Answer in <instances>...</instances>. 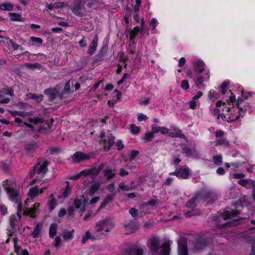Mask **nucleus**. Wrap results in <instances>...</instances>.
<instances>
[{
	"instance_id": "obj_1",
	"label": "nucleus",
	"mask_w": 255,
	"mask_h": 255,
	"mask_svg": "<svg viewBox=\"0 0 255 255\" xmlns=\"http://www.w3.org/2000/svg\"><path fill=\"white\" fill-rule=\"evenodd\" d=\"M110 224V221L108 219L99 220L96 224L97 229L96 232L97 234L102 235V234H104L103 231L105 232H110L111 229L109 227Z\"/></svg>"
},
{
	"instance_id": "obj_2",
	"label": "nucleus",
	"mask_w": 255,
	"mask_h": 255,
	"mask_svg": "<svg viewBox=\"0 0 255 255\" xmlns=\"http://www.w3.org/2000/svg\"><path fill=\"white\" fill-rule=\"evenodd\" d=\"M189 168L187 165L179 168H176L174 171L170 172V175H175L178 178L187 179L189 176Z\"/></svg>"
},
{
	"instance_id": "obj_3",
	"label": "nucleus",
	"mask_w": 255,
	"mask_h": 255,
	"mask_svg": "<svg viewBox=\"0 0 255 255\" xmlns=\"http://www.w3.org/2000/svg\"><path fill=\"white\" fill-rule=\"evenodd\" d=\"M91 158L90 156L82 151H76L71 156L72 162L78 163L81 161L88 160Z\"/></svg>"
},
{
	"instance_id": "obj_4",
	"label": "nucleus",
	"mask_w": 255,
	"mask_h": 255,
	"mask_svg": "<svg viewBox=\"0 0 255 255\" xmlns=\"http://www.w3.org/2000/svg\"><path fill=\"white\" fill-rule=\"evenodd\" d=\"M88 199L83 196L76 197L74 200V205L76 209L84 211L88 206Z\"/></svg>"
},
{
	"instance_id": "obj_5",
	"label": "nucleus",
	"mask_w": 255,
	"mask_h": 255,
	"mask_svg": "<svg viewBox=\"0 0 255 255\" xmlns=\"http://www.w3.org/2000/svg\"><path fill=\"white\" fill-rule=\"evenodd\" d=\"M236 106L238 110L239 115L242 114L244 115V116H245V112L250 109L249 104L245 101H243L241 98H238Z\"/></svg>"
},
{
	"instance_id": "obj_6",
	"label": "nucleus",
	"mask_w": 255,
	"mask_h": 255,
	"mask_svg": "<svg viewBox=\"0 0 255 255\" xmlns=\"http://www.w3.org/2000/svg\"><path fill=\"white\" fill-rule=\"evenodd\" d=\"M85 2H83L80 0H75L72 9V12L78 16L82 17L84 14L81 12L84 8Z\"/></svg>"
},
{
	"instance_id": "obj_7",
	"label": "nucleus",
	"mask_w": 255,
	"mask_h": 255,
	"mask_svg": "<svg viewBox=\"0 0 255 255\" xmlns=\"http://www.w3.org/2000/svg\"><path fill=\"white\" fill-rule=\"evenodd\" d=\"M5 191L9 196V199L11 201L18 202V200H20L19 190L15 188H7Z\"/></svg>"
},
{
	"instance_id": "obj_8",
	"label": "nucleus",
	"mask_w": 255,
	"mask_h": 255,
	"mask_svg": "<svg viewBox=\"0 0 255 255\" xmlns=\"http://www.w3.org/2000/svg\"><path fill=\"white\" fill-rule=\"evenodd\" d=\"M40 204L39 203H35L30 208H27L23 211V215L29 216L31 218H35L36 213L39 210Z\"/></svg>"
},
{
	"instance_id": "obj_9",
	"label": "nucleus",
	"mask_w": 255,
	"mask_h": 255,
	"mask_svg": "<svg viewBox=\"0 0 255 255\" xmlns=\"http://www.w3.org/2000/svg\"><path fill=\"white\" fill-rule=\"evenodd\" d=\"M205 63L201 60H197L193 62V70L196 73H202L205 70Z\"/></svg>"
},
{
	"instance_id": "obj_10",
	"label": "nucleus",
	"mask_w": 255,
	"mask_h": 255,
	"mask_svg": "<svg viewBox=\"0 0 255 255\" xmlns=\"http://www.w3.org/2000/svg\"><path fill=\"white\" fill-rule=\"evenodd\" d=\"M107 47L105 45L103 46L99 52L95 56L93 59V63H96L99 61H103L107 54Z\"/></svg>"
},
{
	"instance_id": "obj_11",
	"label": "nucleus",
	"mask_w": 255,
	"mask_h": 255,
	"mask_svg": "<svg viewBox=\"0 0 255 255\" xmlns=\"http://www.w3.org/2000/svg\"><path fill=\"white\" fill-rule=\"evenodd\" d=\"M209 71H208L204 76H199L197 77L195 81V84L196 87L200 89L203 86V83L205 81H207L210 79Z\"/></svg>"
},
{
	"instance_id": "obj_12",
	"label": "nucleus",
	"mask_w": 255,
	"mask_h": 255,
	"mask_svg": "<svg viewBox=\"0 0 255 255\" xmlns=\"http://www.w3.org/2000/svg\"><path fill=\"white\" fill-rule=\"evenodd\" d=\"M44 94L48 96L49 102H54L57 97V91L55 89L47 88L44 90Z\"/></svg>"
},
{
	"instance_id": "obj_13",
	"label": "nucleus",
	"mask_w": 255,
	"mask_h": 255,
	"mask_svg": "<svg viewBox=\"0 0 255 255\" xmlns=\"http://www.w3.org/2000/svg\"><path fill=\"white\" fill-rule=\"evenodd\" d=\"M161 248L160 246V241L155 237H153L151 239L150 250L152 253H158L159 250Z\"/></svg>"
},
{
	"instance_id": "obj_14",
	"label": "nucleus",
	"mask_w": 255,
	"mask_h": 255,
	"mask_svg": "<svg viewBox=\"0 0 255 255\" xmlns=\"http://www.w3.org/2000/svg\"><path fill=\"white\" fill-rule=\"evenodd\" d=\"M98 37L96 35L90 43L87 53L90 55H93L96 52L98 46Z\"/></svg>"
},
{
	"instance_id": "obj_15",
	"label": "nucleus",
	"mask_w": 255,
	"mask_h": 255,
	"mask_svg": "<svg viewBox=\"0 0 255 255\" xmlns=\"http://www.w3.org/2000/svg\"><path fill=\"white\" fill-rule=\"evenodd\" d=\"M243 117L244 115H242V114L236 116H234V114L231 113L229 117H227L224 114H222L220 118H221L223 121L227 122L228 123H232L239 120L240 117L242 118Z\"/></svg>"
},
{
	"instance_id": "obj_16",
	"label": "nucleus",
	"mask_w": 255,
	"mask_h": 255,
	"mask_svg": "<svg viewBox=\"0 0 255 255\" xmlns=\"http://www.w3.org/2000/svg\"><path fill=\"white\" fill-rule=\"evenodd\" d=\"M19 222L20 221L17 219L16 215L12 214L9 216L8 223L10 226V228L12 229V232H15L16 231V226H18Z\"/></svg>"
},
{
	"instance_id": "obj_17",
	"label": "nucleus",
	"mask_w": 255,
	"mask_h": 255,
	"mask_svg": "<svg viewBox=\"0 0 255 255\" xmlns=\"http://www.w3.org/2000/svg\"><path fill=\"white\" fill-rule=\"evenodd\" d=\"M240 214V212L237 210H232L231 211H225L222 215L224 220H227L235 218Z\"/></svg>"
},
{
	"instance_id": "obj_18",
	"label": "nucleus",
	"mask_w": 255,
	"mask_h": 255,
	"mask_svg": "<svg viewBox=\"0 0 255 255\" xmlns=\"http://www.w3.org/2000/svg\"><path fill=\"white\" fill-rule=\"evenodd\" d=\"M115 137L114 136H111L108 139V141L106 139L102 140L101 142H102L104 145V149L105 150H109L112 146L115 143Z\"/></svg>"
},
{
	"instance_id": "obj_19",
	"label": "nucleus",
	"mask_w": 255,
	"mask_h": 255,
	"mask_svg": "<svg viewBox=\"0 0 255 255\" xmlns=\"http://www.w3.org/2000/svg\"><path fill=\"white\" fill-rule=\"evenodd\" d=\"M115 171L111 166H107L104 169V175L108 180L112 179L116 176Z\"/></svg>"
},
{
	"instance_id": "obj_20",
	"label": "nucleus",
	"mask_w": 255,
	"mask_h": 255,
	"mask_svg": "<svg viewBox=\"0 0 255 255\" xmlns=\"http://www.w3.org/2000/svg\"><path fill=\"white\" fill-rule=\"evenodd\" d=\"M208 241L206 239H200L194 243V248L196 250H201L208 246Z\"/></svg>"
},
{
	"instance_id": "obj_21",
	"label": "nucleus",
	"mask_w": 255,
	"mask_h": 255,
	"mask_svg": "<svg viewBox=\"0 0 255 255\" xmlns=\"http://www.w3.org/2000/svg\"><path fill=\"white\" fill-rule=\"evenodd\" d=\"M24 66L28 69L35 70V69H37L40 71H43L44 69V66L42 65L39 63H25L24 64Z\"/></svg>"
},
{
	"instance_id": "obj_22",
	"label": "nucleus",
	"mask_w": 255,
	"mask_h": 255,
	"mask_svg": "<svg viewBox=\"0 0 255 255\" xmlns=\"http://www.w3.org/2000/svg\"><path fill=\"white\" fill-rule=\"evenodd\" d=\"M26 96L27 98L35 101L36 103H40L42 102L43 97L42 94L38 95L33 93H28Z\"/></svg>"
},
{
	"instance_id": "obj_23",
	"label": "nucleus",
	"mask_w": 255,
	"mask_h": 255,
	"mask_svg": "<svg viewBox=\"0 0 255 255\" xmlns=\"http://www.w3.org/2000/svg\"><path fill=\"white\" fill-rule=\"evenodd\" d=\"M115 196L116 194L115 193L108 195L102 201L99 207V209L105 208L109 203L114 199Z\"/></svg>"
},
{
	"instance_id": "obj_24",
	"label": "nucleus",
	"mask_w": 255,
	"mask_h": 255,
	"mask_svg": "<svg viewBox=\"0 0 255 255\" xmlns=\"http://www.w3.org/2000/svg\"><path fill=\"white\" fill-rule=\"evenodd\" d=\"M50 162L48 160L44 161L41 165H39L37 167V173L40 174L42 173H46L48 171V166Z\"/></svg>"
},
{
	"instance_id": "obj_25",
	"label": "nucleus",
	"mask_w": 255,
	"mask_h": 255,
	"mask_svg": "<svg viewBox=\"0 0 255 255\" xmlns=\"http://www.w3.org/2000/svg\"><path fill=\"white\" fill-rule=\"evenodd\" d=\"M105 235L104 234L102 235H98L95 231L94 234L92 235L89 231H87L85 233V238L88 239H91L92 240H100L104 238Z\"/></svg>"
},
{
	"instance_id": "obj_26",
	"label": "nucleus",
	"mask_w": 255,
	"mask_h": 255,
	"mask_svg": "<svg viewBox=\"0 0 255 255\" xmlns=\"http://www.w3.org/2000/svg\"><path fill=\"white\" fill-rule=\"evenodd\" d=\"M2 186L4 188L5 190L6 191L7 188H15V182L14 180L11 179H5L2 182Z\"/></svg>"
},
{
	"instance_id": "obj_27",
	"label": "nucleus",
	"mask_w": 255,
	"mask_h": 255,
	"mask_svg": "<svg viewBox=\"0 0 255 255\" xmlns=\"http://www.w3.org/2000/svg\"><path fill=\"white\" fill-rule=\"evenodd\" d=\"M101 183L99 182H95L89 188V194L93 196L101 187Z\"/></svg>"
},
{
	"instance_id": "obj_28",
	"label": "nucleus",
	"mask_w": 255,
	"mask_h": 255,
	"mask_svg": "<svg viewBox=\"0 0 255 255\" xmlns=\"http://www.w3.org/2000/svg\"><path fill=\"white\" fill-rule=\"evenodd\" d=\"M5 95L13 97L14 96V91L12 88L8 89L2 88L0 90V98L4 97Z\"/></svg>"
},
{
	"instance_id": "obj_29",
	"label": "nucleus",
	"mask_w": 255,
	"mask_h": 255,
	"mask_svg": "<svg viewBox=\"0 0 255 255\" xmlns=\"http://www.w3.org/2000/svg\"><path fill=\"white\" fill-rule=\"evenodd\" d=\"M57 224L55 223H52L51 224L49 227V237L51 239H53L54 237L57 234Z\"/></svg>"
},
{
	"instance_id": "obj_30",
	"label": "nucleus",
	"mask_w": 255,
	"mask_h": 255,
	"mask_svg": "<svg viewBox=\"0 0 255 255\" xmlns=\"http://www.w3.org/2000/svg\"><path fill=\"white\" fill-rule=\"evenodd\" d=\"M169 246L170 245L167 242L164 243L161 245V248H162L163 249L160 251V255H169L170 250Z\"/></svg>"
},
{
	"instance_id": "obj_31",
	"label": "nucleus",
	"mask_w": 255,
	"mask_h": 255,
	"mask_svg": "<svg viewBox=\"0 0 255 255\" xmlns=\"http://www.w3.org/2000/svg\"><path fill=\"white\" fill-rule=\"evenodd\" d=\"M178 131L179 132H169V136L172 138H183L184 139L187 140V137L183 133H181V130L179 129H178Z\"/></svg>"
},
{
	"instance_id": "obj_32",
	"label": "nucleus",
	"mask_w": 255,
	"mask_h": 255,
	"mask_svg": "<svg viewBox=\"0 0 255 255\" xmlns=\"http://www.w3.org/2000/svg\"><path fill=\"white\" fill-rule=\"evenodd\" d=\"M36 143H27L24 146V149L28 152H33L38 148Z\"/></svg>"
},
{
	"instance_id": "obj_33",
	"label": "nucleus",
	"mask_w": 255,
	"mask_h": 255,
	"mask_svg": "<svg viewBox=\"0 0 255 255\" xmlns=\"http://www.w3.org/2000/svg\"><path fill=\"white\" fill-rule=\"evenodd\" d=\"M154 135L151 131L146 132L142 138L143 142L146 143L150 142L154 138Z\"/></svg>"
},
{
	"instance_id": "obj_34",
	"label": "nucleus",
	"mask_w": 255,
	"mask_h": 255,
	"mask_svg": "<svg viewBox=\"0 0 255 255\" xmlns=\"http://www.w3.org/2000/svg\"><path fill=\"white\" fill-rule=\"evenodd\" d=\"M28 121L30 123L36 125L39 123H43L45 122L44 119L41 117H33V118H29Z\"/></svg>"
},
{
	"instance_id": "obj_35",
	"label": "nucleus",
	"mask_w": 255,
	"mask_h": 255,
	"mask_svg": "<svg viewBox=\"0 0 255 255\" xmlns=\"http://www.w3.org/2000/svg\"><path fill=\"white\" fill-rule=\"evenodd\" d=\"M30 40L31 42V45H35V44H37V47H40L42 45L43 43V40L40 37H36L34 36L30 37Z\"/></svg>"
},
{
	"instance_id": "obj_36",
	"label": "nucleus",
	"mask_w": 255,
	"mask_h": 255,
	"mask_svg": "<svg viewBox=\"0 0 255 255\" xmlns=\"http://www.w3.org/2000/svg\"><path fill=\"white\" fill-rule=\"evenodd\" d=\"M197 197L195 196L190 199L186 204V207L190 209L195 208L197 205L196 201L197 200Z\"/></svg>"
},
{
	"instance_id": "obj_37",
	"label": "nucleus",
	"mask_w": 255,
	"mask_h": 255,
	"mask_svg": "<svg viewBox=\"0 0 255 255\" xmlns=\"http://www.w3.org/2000/svg\"><path fill=\"white\" fill-rule=\"evenodd\" d=\"M41 228H42L41 224H40L38 223L36 225L32 233H31V235L34 238H36L38 237V236L39 235V234L40 233Z\"/></svg>"
},
{
	"instance_id": "obj_38",
	"label": "nucleus",
	"mask_w": 255,
	"mask_h": 255,
	"mask_svg": "<svg viewBox=\"0 0 255 255\" xmlns=\"http://www.w3.org/2000/svg\"><path fill=\"white\" fill-rule=\"evenodd\" d=\"M9 16L11 17L10 20L12 21H21V15L18 13L9 12L8 13Z\"/></svg>"
},
{
	"instance_id": "obj_39",
	"label": "nucleus",
	"mask_w": 255,
	"mask_h": 255,
	"mask_svg": "<svg viewBox=\"0 0 255 255\" xmlns=\"http://www.w3.org/2000/svg\"><path fill=\"white\" fill-rule=\"evenodd\" d=\"M38 192L39 188L37 186H35L29 190L28 195L31 199H33L38 195Z\"/></svg>"
},
{
	"instance_id": "obj_40",
	"label": "nucleus",
	"mask_w": 255,
	"mask_h": 255,
	"mask_svg": "<svg viewBox=\"0 0 255 255\" xmlns=\"http://www.w3.org/2000/svg\"><path fill=\"white\" fill-rule=\"evenodd\" d=\"M181 152L183 154H185L187 157L191 156L193 154L192 149L187 146H185L181 148Z\"/></svg>"
},
{
	"instance_id": "obj_41",
	"label": "nucleus",
	"mask_w": 255,
	"mask_h": 255,
	"mask_svg": "<svg viewBox=\"0 0 255 255\" xmlns=\"http://www.w3.org/2000/svg\"><path fill=\"white\" fill-rule=\"evenodd\" d=\"M13 5L10 3H3L0 5V9L2 10L12 11Z\"/></svg>"
},
{
	"instance_id": "obj_42",
	"label": "nucleus",
	"mask_w": 255,
	"mask_h": 255,
	"mask_svg": "<svg viewBox=\"0 0 255 255\" xmlns=\"http://www.w3.org/2000/svg\"><path fill=\"white\" fill-rule=\"evenodd\" d=\"M50 197L51 198V200L50 201H48L47 204L50 211H52L54 210L57 204V201L53 195H51Z\"/></svg>"
},
{
	"instance_id": "obj_43",
	"label": "nucleus",
	"mask_w": 255,
	"mask_h": 255,
	"mask_svg": "<svg viewBox=\"0 0 255 255\" xmlns=\"http://www.w3.org/2000/svg\"><path fill=\"white\" fill-rule=\"evenodd\" d=\"M9 43L11 45V47L13 48V50H16L19 49L21 51L24 50V48L22 47L21 45L18 44L14 41L12 40H10Z\"/></svg>"
},
{
	"instance_id": "obj_44",
	"label": "nucleus",
	"mask_w": 255,
	"mask_h": 255,
	"mask_svg": "<svg viewBox=\"0 0 255 255\" xmlns=\"http://www.w3.org/2000/svg\"><path fill=\"white\" fill-rule=\"evenodd\" d=\"M232 107H233V106H232V105L228 102H224L222 107V111L228 113L231 111Z\"/></svg>"
},
{
	"instance_id": "obj_45",
	"label": "nucleus",
	"mask_w": 255,
	"mask_h": 255,
	"mask_svg": "<svg viewBox=\"0 0 255 255\" xmlns=\"http://www.w3.org/2000/svg\"><path fill=\"white\" fill-rule=\"evenodd\" d=\"M213 158L214 163L216 165H220L223 162V157L221 155H215Z\"/></svg>"
},
{
	"instance_id": "obj_46",
	"label": "nucleus",
	"mask_w": 255,
	"mask_h": 255,
	"mask_svg": "<svg viewBox=\"0 0 255 255\" xmlns=\"http://www.w3.org/2000/svg\"><path fill=\"white\" fill-rule=\"evenodd\" d=\"M139 153L138 150H132L130 151L129 154L128 155V159L130 161H132L133 160L136 156L138 155Z\"/></svg>"
},
{
	"instance_id": "obj_47",
	"label": "nucleus",
	"mask_w": 255,
	"mask_h": 255,
	"mask_svg": "<svg viewBox=\"0 0 255 255\" xmlns=\"http://www.w3.org/2000/svg\"><path fill=\"white\" fill-rule=\"evenodd\" d=\"M216 144L217 145H228L229 144V143L226 138H222L221 139H217L216 140Z\"/></svg>"
},
{
	"instance_id": "obj_48",
	"label": "nucleus",
	"mask_w": 255,
	"mask_h": 255,
	"mask_svg": "<svg viewBox=\"0 0 255 255\" xmlns=\"http://www.w3.org/2000/svg\"><path fill=\"white\" fill-rule=\"evenodd\" d=\"M135 3L132 5V8L134 13H138L141 4V0H135Z\"/></svg>"
},
{
	"instance_id": "obj_49",
	"label": "nucleus",
	"mask_w": 255,
	"mask_h": 255,
	"mask_svg": "<svg viewBox=\"0 0 255 255\" xmlns=\"http://www.w3.org/2000/svg\"><path fill=\"white\" fill-rule=\"evenodd\" d=\"M212 193L210 191H206L202 193V198L204 200H207L212 197Z\"/></svg>"
},
{
	"instance_id": "obj_50",
	"label": "nucleus",
	"mask_w": 255,
	"mask_h": 255,
	"mask_svg": "<svg viewBox=\"0 0 255 255\" xmlns=\"http://www.w3.org/2000/svg\"><path fill=\"white\" fill-rule=\"evenodd\" d=\"M229 84L230 82L229 81H225L221 85L220 88L221 89V92L223 94H225L226 90L228 88V87Z\"/></svg>"
},
{
	"instance_id": "obj_51",
	"label": "nucleus",
	"mask_w": 255,
	"mask_h": 255,
	"mask_svg": "<svg viewBox=\"0 0 255 255\" xmlns=\"http://www.w3.org/2000/svg\"><path fill=\"white\" fill-rule=\"evenodd\" d=\"M130 131L132 134H138L140 131V128L136 126L133 124H131L130 126Z\"/></svg>"
},
{
	"instance_id": "obj_52",
	"label": "nucleus",
	"mask_w": 255,
	"mask_h": 255,
	"mask_svg": "<svg viewBox=\"0 0 255 255\" xmlns=\"http://www.w3.org/2000/svg\"><path fill=\"white\" fill-rule=\"evenodd\" d=\"M63 238L65 240H72L73 238V233L71 231H67L64 232Z\"/></svg>"
},
{
	"instance_id": "obj_53",
	"label": "nucleus",
	"mask_w": 255,
	"mask_h": 255,
	"mask_svg": "<svg viewBox=\"0 0 255 255\" xmlns=\"http://www.w3.org/2000/svg\"><path fill=\"white\" fill-rule=\"evenodd\" d=\"M132 71H131L130 73H125L123 76L122 78L117 82V85L119 86L122 84H123L126 80V78L129 77L131 76Z\"/></svg>"
},
{
	"instance_id": "obj_54",
	"label": "nucleus",
	"mask_w": 255,
	"mask_h": 255,
	"mask_svg": "<svg viewBox=\"0 0 255 255\" xmlns=\"http://www.w3.org/2000/svg\"><path fill=\"white\" fill-rule=\"evenodd\" d=\"M79 45L82 48L86 47L87 45V38L83 36L79 41Z\"/></svg>"
},
{
	"instance_id": "obj_55",
	"label": "nucleus",
	"mask_w": 255,
	"mask_h": 255,
	"mask_svg": "<svg viewBox=\"0 0 255 255\" xmlns=\"http://www.w3.org/2000/svg\"><path fill=\"white\" fill-rule=\"evenodd\" d=\"M39 163H37V164L35 165L33 168L30 170L29 172V176L30 178H32L34 175L36 173H37V167L39 166Z\"/></svg>"
},
{
	"instance_id": "obj_56",
	"label": "nucleus",
	"mask_w": 255,
	"mask_h": 255,
	"mask_svg": "<svg viewBox=\"0 0 255 255\" xmlns=\"http://www.w3.org/2000/svg\"><path fill=\"white\" fill-rule=\"evenodd\" d=\"M237 100H236V95L234 93H231L229 99L227 102L231 104L232 106H233L235 103L236 104L237 103Z\"/></svg>"
},
{
	"instance_id": "obj_57",
	"label": "nucleus",
	"mask_w": 255,
	"mask_h": 255,
	"mask_svg": "<svg viewBox=\"0 0 255 255\" xmlns=\"http://www.w3.org/2000/svg\"><path fill=\"white\" fill-rule=\"evenodd\" d=\"M184 214L186 218H189L193 216L197 215L196 211L194 210H192L188 211H184Z\"/></svg>"
},
{
	"instance_id": "obj_58",
	"label": "nucleus",
	"mask_w": 255,
	"mask_h": 255,
	"mask_svg": "<svg viewBox=\"0 0 255 255\" xmlns=\"http://www.w3.org/2000/svg\"><path fill=\"white\" fill-rule=\"evenodd\" d=\"M179 255H188V251L186 245H183L181 247Z\"/></svg>"
},
{
	"instance_id": "obj_59",
	"label": "nucleus",
	"mask_w": 255,
	"mask_h": 255,
	"mask_svg": "<svg viewBox=\"0 0 255 255\" xmlns=\"http://www.w3.org/2000/svg\"><path fill=\"white\" fill-rule=\"evenodd\" d=\"M181 87L184 90H187L189 89V84L188 81L187 80H183L181 83Z\"/></svg>"
},
{
	"instance_id": "obj_60",
	"label": "nucleus",
	"mask_w": 255,
	"mask_h": 255,
	"mask_svg": "<svg viewBox=\"0 0 255 255\" xmlns=\"http://www.w3.org/2000/svg\"><path fill=\"white\" fill-rule=\"evenodd\" d=\"M138 33V32L134 31L133 29H132L130 32L129 39L130 41H132L133 43H135L134 40L135 39Z\"/></svg>"
},
{
	"instance_id": "obj_61",
	"label": "nucleus",
	"mask_w": 255,
	"mask_h": 255,
	"mask_svg": "<svg viewBox=\"0 0 255 255\" xmlns=\"http://www.w3.org/2000/svg\"><path fill=\"white\" fill-rule=\"evenodd\" d=\"M71 191V188L69 185H67L63 192V196L64 198H67Z\"/></svg>"
},
{
	"instance_id": "obj_62",
	"label": "nucleus",
	"mask_w": 255,
	"mask_h": 255,
	"mask_svg": "<svg viewBox=\"0 0 255 255\" xmlns=\"http://www.w3.org/2000/svg\"><path fill=\"white\" fill-rule=\"evenodd\" d=\"M104 80L103 79H102V80H99V81H98L97 82H96L94 85L93 86V87H92L90 90V92H94V91H95L96 90V89L100 86V84L101 83H103L104 82Z\"/></svg>"
},
{
	"instance_id": "obj_63",
	"label": "nucleus",
	"mask_w": 255,
	"mask_h": 255,
	"mask_svg": "<svg viewBox=\"0 0 255 255\" xmlns=\"http://www.w3.org/2000/svg\"><path fill=\"white\" fill-rule=\"evenodd\" d=\"M158 202V201L156 199H152L148 201L145 203L146 206H154Z\"/></svg>"
},
{
	"instance_id": "obj_64",
	"label": "nucleus",
	"mask_w": 255,
	"mask_h": 255,
	"mask_svg": "<svg viewBox=\"0 0 255 255\" xmlns=\"http://www.w3.org/2000/svg\"><path fill=\"white\" fill-rule=\"evenodd\" d=\"M160 127L158 126L153 125L151 126V132L154 135V134H157L160 131Z\"/></svg>"
}]
</instances>
